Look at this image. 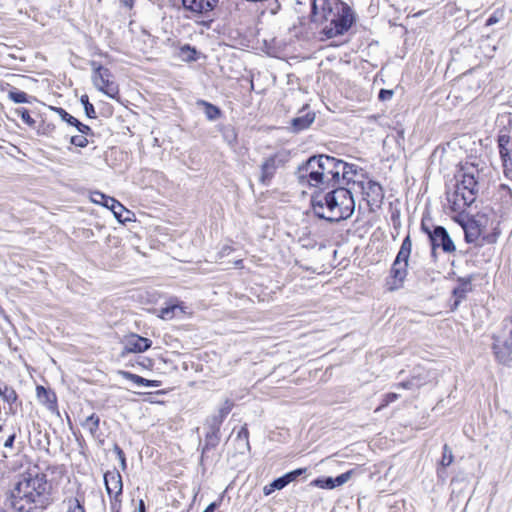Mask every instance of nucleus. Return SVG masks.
Masks as SVG:
<instances>
[{
  "instance_id": "f257e3e1",
  "label": "nucleus",
  "mask_w": 512,
  "mask_h": 512,
  "mask_svg": "<svg viewBox=\"0 0 512 512\" xmlns=\"http://www.w3.org/2000/svg\"><path fill=\"white\" fill-rule=\"evenodd\" d=\"M296 176L300 184L324 190L351 183L358 170L353 164L322 154L310 157L298 168Z\"/></svg>"
},
{
  "instance_id": "f03ea898",
  "label": "nucleus",
  "mask_w": 512,
  "mask_h": 512,
  "mask_svg": "<svg viewBox=\"0 0 512 512\" xmlns=\"http://www.w3.org/2000/svg\"><path fill=\"white\" fill-rule=\"evenodd\" d=\"M311 21L327 39L343 35L355 22L352 8L341 0H312Z\"/></svg>"
},
{
  "instance_id": "7ed1b4c3",
  "label": "nucleus",
  "mask_w": 512,
  "mask_h": 512,
  "mask_svg": "<svg viewBox=\"0 0 512 512\" xmlns=\"http://www.w3.org/2000/svg\"><path fill=\"white\" fill-rule=\"evenodd\" d=\"M48 483L44 474L23 475L11 491L10 502L17 512H36L49 504Z\"/></svg>"
},
{
  "instance_id": "20e7f679",
  "label": "nucleus",
  "mask_w": 512,
  "mask_h": 512,
  "mask_svg": "<svg viewBox=\"0 0 512 512\" xmlns=\"http://www.w3.org/2000/svg\"><path fill=\"white\" fill-rule=\"evenodd\" d=\"M311 206L318 218L329 222H339L352 216L355 210V201L349 189L338 185L325 194L315 193L311 198Z\"/></svg>"
},
{
  "instance_id": "39448f33",
  "label": "nucleus",
  "mask_w": 512,
  "mask_h": 512,
  "mask_svg": "<svg viewBox=\"0 0 512 512\" xmlns=\"http://www.w3.org/2000/svg\"><path fill=\"white\" fill-rule=\"evenodd\" d=\"M478 177L479 169L473 163L466 162L460 166L455 175V190L447 195L453 212L462 213L475 201L479 190Z\"/></svg>"
},
{
  "instance_id": "423d86ee",
  "label": "nucleus",
  "mask_w": 512,
  "mask_h": 512,
  "mask_svg": "<svg viewBox=\"0 0 512 512\" xmlns=\"http://www.w3.org/2000/svg\"><path fill=\"white\" fill-rule=\"evenodd\" d=\"M412 251V241L407 235L399 249V252L391 267V278L393 279L391 289L399 288L407 276L408 261Z\"/></svg>"
},
{
  "instance_id": "0eeeda50",
  "label": "nucleus",
  "mask_w": 512,
  "mask_h": 512,
  "mask_svg": "<svg viewBox=\"0 0 512 512\" xmlns=\"http://www.w3.org/2000/svg\"><path fill=\"white\" fill-rule=\"evenodd\" d=\"M91 67L93 70L92 81L94 86L108 97L115 98L119 93V88L112 79L113 76L110 70L95 61L91 62Z\"/></svg>"
},
{
  "instance_id": "6e6552de",
  "label": "nucleus",
  "mask_w": 512,
  "mask_h": 512,
  "mask_svg": "<svg viewBox=\"0 0 512 512\" xmlns=\"http://www.w3.org/2000/svg\"><path fill=\"white\" fill-rule=\"evenodd\" d=\"M493 351L496 359L504 365L512 362V323H506L501 335L494 336Z\"/></svg>"
},
{
  "instance_id": "1a4fd4ad",
  "label": "nucleus",
  "mask_w": 512,
  "mask_h": 512,
  "mask_svg": "<svg viewBox=\"0 0 512 512\" xmlns=\"http://www.w3.org/2000/svg\"><path fill=\"white\" fill-rule=\"evenodd\" d=\"M355 177L356 176H353V180L351 182L361 190L363 199L367 202L368 206L371 208L380 207L384 199L382 186L372 179L364 181L356 180Z\"/></svg>"
},
{
  "instance_id": "9d476101",
  "label": "nucleus",
  "mask_w": 512,
  "mask_h": 512,
  "mask_svg": "<svg viewBox=\"0 0 512 512\" xmlns=\"http://www.w3.org/2000/svg\"><path fill=\"white\" fill-rule=\"evenodd\" d=\"M432 256H436V250L441 248L445 253H453L456 250L454 242L443 226H434L430 233Z\"/></svg>"
},
{
  "instance_id": "9b49d317",
  "label": "nucleus",
  "mask_w": 512,
  "mask_h": 512,
  "mask_svg": "<svg viewBox=\"0 0 512 512\" xmlns=\"http://www.w3.org/2000/svg\"><path fill=\"white\" fill-rule=\"evenodd\" d=\"M497 144L504 175L512 179V139L508 134H500Z\"/></svg>"
},
{
  "instance_id": "f8f14e48",
  "label": "nucleus",
  "mask_w": 512,
  "mask_h": 512,
  "mask_svg": "<svg viewBox=\"0 0 512 512\" xmlns=\"http://www.w3.org/2000/svg\"><path fill=\"white\" fill-rule=\"evenodd\" d=\"M281 162L282 161L277 154L272 155L264 160V162L261 164L260 175V182L263 185H269Z\"/></svg>"
},
{
  "instance_id": "ddd939ff",
  "label": "nucleus",
  "mask_w": 512,
  "mask_h": 512,
  "mask_svg": "<svg viewBox=\"0 0 512 512\" xmlns=\"http://www.w3.org/2000/svg\"><path fill=\"white\" fill-rule=\"evenodd\" d=\"M152 345V341L148 338L131 334L125 339L124 352L141 353L148 350Z\"/></svg>"
},
{
  "instance_id": "4468645a",
  "label": "nucleus",
  "mask_w": 512,
  "mask_h": 512,
  "mask_svg": "<svg viewBox=\"0 0 512 512\" xmlns=\"http://www.w3.org/2000/svg\"><path fill=\"white\" fill-rule=\"evenodd\" d=\"M104 482L108 495L122 494L123 483L120 473L116 470L104 474Z\"/></svg>"
},
{
  "instance_id": "2eb2a0df",
  "label": "nucleus",
  "mask_w": 512,
  "mask_h": 512,
  "mask_svg": "<svg viewBox=\"0 0 512 512\" xmlns=\"http://www.w3.org/2000/svg\"><path fill=\"white\" fill-rule=\"evenodd\" d=\"M183 7L195 14H206L216 6V0H182Z\"/></svg>"
},
{
  "instance_id": "dca6fc26",
  "label": "nucleus",
  "mask_w": 512,
  "mask_h": 512,
  "mask_svg": "<svg viewBox=\"0 0 512 512\" xmlns=\"http://www.w3.org/2000/svg\"><path fill=\"white\" fill-rule=\"evenodd\" d=\"M315 120V113L314 112H305V110H301L299 112V115L294 117L291 120V129L293 132L298 133L300 131H303L311 126V124Z\"/></svg>"
},
{
  "instance_id": "f3484780",
  "label": "nucleus",
  "mask_w": 512,
  "mask_h": 512,
  "mask_svg": "<svg viewBox=\"0 0 512 512\" xmlns=\"http://www.w3.org/2000/svg\"><path fill=\"white\" fill-rule=\"evenodd\" d=\"M464 230L465 241L467 243H474L482 234V225L479 220L469 219L462 224Z\"/></svg>"
},
{
  "instance_id": "a211bd4d",
  "label": "nucleus",
  "mask_w": 512,
  "mask_h": 512,
  "mask_svg": "<svg viewBox=\"0 0 512 512\" xmlns=\"http://www.w3.org/2000/svg\"><path fill=\"white\" fill-rule=\"evenodd\" d=\"M104 207L110 209L113 212L115 218L119 222H125L130 220V217L128 216L130 214V211L126 209L116 199L110 197V199H107L106 203H104Z\"/></svg>"
},
{
  "instance_id": "6ab92c4d",
  "label": "nucleus",
  "mask_w": 512,
  "mask_h": 512,
  "mask_svg": "<svg viewBox=\"0 0 512 512\" xmlns=\"http://www.w3.org/2000/svg\"><path fill=\"white\" fill-rule=\"evenodd\" d=\"M234 441L236 442V450L238 453L245 454L250 450L249 431L246 425L241 427Z\"/></svg>"
},
{
  "instance_id": "aec40b11",
  "label": "nucleus",
  "mask_w": 512,
  "mask_h": 512,
  "mask_svg": "<svg viewBox=\"0 0 512 512\" xmlns=\"http://www.w3.org/2000/svg\"><path fill=\"white\" fill-rule=\"evenodd\" d=\"M119 374L123 378L130 380L137 385H143V386H147V387H159L161 385V382L158 380H148V379H145L139 375L133 374L128 371H119Z\"/></svg>"
},
{
  "instance_id": "412c9836",
  "label": "nucleus",
  "mask_w": 512,
  "mask_h": 512,
  "mask_svg": "<svg viewBox=\"0 0 512 512\" xmlns=\"http://www.w3.org/2000/svg\"><path fill=\"white\" fill-rule=\"evenodd\" d=\"M220 443V432L206 431L205 444L202 449V457L210 450L214 449Z\"/></svg>"
},
{
  "instance_id": "4be33fe9",
  "label": "nucleus",
  "mask_w": 512,
  "mask_h": 512,
  "mask_svg": "<svg viewBox=\"0 0 512 512\" xmlns=\"http://www.w3.org/2000/svg\"><path fill=\"white\" fill-rule=\"evenodd\" d=\"M0 397L10 405V409L18 398L16 391L6 383H0Z\"/></svg>"
},
{
  "instance_id": "5701e85b",
  "label": "nucleus",
  "mask_w": 512,
  "mask_h": 512,
  "mask_svg": "<svg viewBox=\"0 0 512 512\" xmlns=\"http://www.w3.org/2000/svg\"><path fill=\"white\" fill-rule=\"evenodd\" d=\"M37 396L39 400L47 403L48 408L53 410L56 407V396L54 393L46 390L42 386L37 387Z\"/></svg>"
},
{
  "instance_id": "b1692460",
  "label": "nucleus",
  "mask_w": 512,
  "mask_h": 512,
  "mask_svg": "<svg viewBox=\"0 0 512 512\" xmlns=\"http://www.w3.org/2000/svg\"><path fill=\"white\" fill-rule=\"evenodd\" d=\"M100 418L96 414L88 416L83 422L82 427L90 432L96 438L99 430Z\"/></svg>"
},
{
  "instance_id": "393cba45",
  "label": "nucleus",
  "mask_w": 512,
  "mask_h": 512,
  "mask_svg": "<svg viewBox=\"0 0 512 512\" xmlns=\"http://www.w3.org/2000/svg\"><path fill=\"white\" fill-rule=\"evenodd\" d=\"M63 505L66 512H85L83 504L75 497L64 500Z\"/></svg>"
},
{
  "instance_id": "a878e982",
  "label": "nucleus",
  "mask_w": 512,
  "mask_h": 512,
  "mask_svg": "<svg viewBox=\"0 0 512 512\" xmlns=\"http://www.w3.org/2000/svg\"><path fill=\"white\" fill-rule=\"evenodd\" d=\"M285 486H287V481L284 479L283 476L275 479L270 484L264 486L263 492L266 496L273 493L275 490L283 489Z\"/></svg>"
},
{
  "instance_id": "bb28decb",
  "label": "nucleus",
  "mask_w": 512,
  "mask_h": 512,
  "mask_svg": "<svg viewBox=\"0 0 512 512\" xmlns=\"http://www.w3.org/2000/svg\"><path fill=\"white\" fill-rule=\"evenodd\" d=\"M222 423V419L218 418L216 415H212L207 418L205 422V427L207 431L220 432V427Z\"/></svg>"
},
{
  "instance_id": "cd10ccee",
  "label": "nucleus",
  "mask_w": 512,
  "mask_h": 512,
  "mask_svg": "<svg viewBox=\"0 0 512 512\" xmlns=\"http://www.w3.org/2000/svg\"><path fill=\"white\" fill-rule=\"evenodd\" d=\"M468 283H464L461 286L455 288L453 290V295L455 296L456 300L454 302V308H456L462 299L466 297V294L468 292Z\"/></svg>"
},
{
  "instance_id": "c85d7f7f",
  "label": "nucleus",
  "mask_w": 512,
  "mask_h": 512,
  "mask_svg": "<svg viewBox=\"0 0 512 512\" xmlns=\"http://www.w3.org/2000/svg\"><path fill=\"white\" fill-rule=\"evenodd\" d=\"M14 113L21 117L22 121L29 127L35 126V120L31 117L29 111L25 108H17Z\"/></svg>"
},
{
  "instance_id": "c756f323",
  "label": "nucleus",
  "mask_w": 512,
  "mask_h": 512,
  "mask_svg": "<svg viewBox=\"0 0 512 512\" xmlns=\"http://www.w3.org/2000/svg\"><path fill=\"white\" fill-rule=\"evenodd\" d=\"M200 103L205 106V114L209 120H215L220 116V110L216 106L205 101Z\"/></svg>"
},
{
  "instance_id": "7c9ffc66",
  "label": "nucleus",
  "mask_w": 512,
  "mask_h": 512,
  "mask_svg": "<svg viewBox=\"0 0 512 512\" xmlns=\"http://www.w3.org/2000/svg\"><path fill=\"white\" fill-rule=\"evenodd\" d=\"M8 98L14 103H27L28 95L23 91L12 90L8 93Z\"/></svg>"
},
{
  "instance_id": "2f4dec72",
  "label": "nucleus",
  "mask_w": 512,
  "mask_h": 512,
  "mask_svg": "<svg viewBox=\"0 0 512 512\" xmlns=\"http://www.w3.org/2000/svg\"><path fill=\"white\" fill-rule=\"evenodd\" d=\"M80 101H81L82 105L84 106L86 115L89 118H96V112H95L94 106L89 102L88 96L82 95L80 98Z\"/></svg>"
},
{
  "instance_id": "473e14b6",
  "label": "nucleus",
  "mask_w": 512,
  "mask_h": 512,
  "mask_svg": "<svg viewBox=\"0 0 512 512\" xmlns=\"http://www.w3.org/2000/svg\"><path fill=\"white\" fill-rule=\"evenodd\" d=\"M314 485L323 489H334L336 488L334 478L326 477L323 479H316Z\"/></svg>"
},
{
  "instance_id": "72a5a7b5",
  "label": "nucleus",
  "mask_w": 512,
  "mask_h": 512,
  "mask_svg": "<svg viewBox=\"0 0 512 512\" xmlns=\"http://www.w3.org/2000/svg\"><path fill=\"white\" fill-rule=\"evenodd\" d=\"M453 462V454L452 450L449 448L447 444L443 447V455L441 459V465L443 467L449 466Z\"/></svg>"
},
{
  "instance_id": "f704fd0d",
  "label": "nucleus",
  "mask_w": 512,
  "mask_h": 512,
  "mask_svg": "<svg viewBox=\"0 0 512 512\" xmlns=\"http://www.w3.org/2000/svg\"><path fill=\"white\" fill-rule=\"evenodd\" d=\"M233 407V403L229 400H226L225 403L219 408L217 414H215L218 418L224 419L227 417V415L231 412Z\"/></svg>"
},
{
  "instance_id": "c9c22d12",
  "label": "nucleus",
  "mask_w": 512,
  "mask_h": 512,
  "mask_svg": "<svg viewBox=\"0 0 512 512\" xmlns=\"http://www.w3.org/2000/svg\"><path fill=\"white\" fill-rule=\"evenodd\" d=\"M70 143L76 147L84 148L88 145V139L85 135H74L70 138Z\"/></svg>"
},
{
  "instance_id": "e433bc0d",
  "label": "nucleus",
  "mask_w": 512,
  "mask_h": 512,
  "mask_svg": "<svg viewBox=\"0 0 512 512\" xmlns=\"http://www.w3.org/2000/svg\"><path fill=\"white\" fill-rule=\"evenodd\" d=\"M305 472H306V468H299V469H296V470L286 473L285 475H283V477L287 481V485H288L290 482L296 480L299 476H301Z\"/></svg>"
},
{
  "instance_id": "4c0bfd02",
  "label": "nucleus",
  "mask_w": 512,
  "mask_h": 512,
  "mask_svg": "<svg viewBox=\"0 0 512 512\" xmlns=\"http://www.w3.org/2000/svg\"><path fill=\"white\" fill-rule=\"evenodd\" d=\"M352 474H353V470H349V471L342 473V474L338 475L337 477H335L334 478L335 486L338 487V486L345 484L347 481H349Z\"/></svg>"
},
{
  "instance_id": "58836bf2",
  "label": "nucleus",
  "mask_w": 512,
  "mask_h": 512,
  "mask_svg": "<svg viewBox=\"0 0 512 512\" xmlns=\"http://www.w3.org/2000/svg\"><path fill=\"white\" fill-rule=\"evenodd\" d=\"M120 496L121 494H115V495H112V497H110V508H111V511H121V499H120Z\"/></svg>"
},
{
  "instance_id": "ea45409f",
  "label": "nucleus",
  "mask_w": 512,
  "mask_h": 512,
  "mask_svg": "<svg viewBox=\"0 0 512 512\" xmlns=\"http://www.w3.org/2000/svg\"><path fill=\"white\" fill-rule=\"evenodd\" d=\"M54 110L58 113V115L61 117V119L65 122H67L68 124L72 123L73 122V119L75 117H73L72 115H70L66 110H64L63 108H54Z\"/></svg>"
},
{
  "instance_id": "a19ab883",
  "label": "nucleus",
  "mask_w": 512,
  "mask_h": 512,
  "mask_svg": "<svg viewBox=\"0 0 512 512\" xmlns=\"http://www.w3.org/2000/svg\"><path fill=\"white\" fill-rule=\"evenodd\" d=\"M110 199L109 196L104 195L101 192H94L92 194V201L97 204H101L104 206V203H106V200Z\"/></svg>"
},
{
  "instance_id": "79ce46f5",
  "label": "nucleus",
  "mask_w": 512,
  "mask_h": 512,
  "mask_svg": "<svg viewBox=\"0 0 512 512\" xmlns=\"http://www.w3.org/2000/svg\"><path fill=\"white\" fill-rule=\"evenodd\" d=\"M114 452L116 453L118 459L120 460L121 468L123 470H125L126 469V457H125L123 450L118 445H115Z\"/></svg>"
},
{
  "instance_id": "37998d69",
  "label": "nucleus",
  "mask_w": 512,
  "mask_h": 512,
  "mask_svg": "<svg viewBox=\"0 0 512 512\" xmlns=\"http://www.w3.org/2000/svg\"><path fill=\"white\" fill-rule=\"evenodd\" d=\"M399 398V395L396 394V393H388L385 395L384 399H383V403L382 405L379 407L380 408H383V407H386L387 405H389L390 403H393L395 402L397 399Z\"/></svg>"
},
{
  "instance_id": "c03bdc74",
  "label": "nucleus",
  "mask_w": 512,
  "mask_h": 512,
  "mask_svg": "<svg viewBox=\"0 0 512 512\" xmlns=\"http://www.w3.org/2000/svg\"><path fill=\"white\" fill-rule=\"evenodd\" d=\"M393 95H394L393 90L381 89L379 92L378 98L381 101H388V100L392 99Z\"/></svg>"
},
{
  "instance_id": "a18cd8bd",
  "label": "nucleus",
  "mask_w": 512,
  "mask_h": 512,
  "mask_svg": "<svg viewBox=\"0 0 512 512\" xmlns=\"http://www.w3.org/2000/svg\"><path fill=\"white\" fill-rule=\"evenodd\" d=\"M79 124V127H78V131L82 134V135H93V131L92 129L88 126V125H85L83 123H78Z\"/></svg>"
},
{
  "instance_id": "49530a36",
  "label": "nucleus",
  "mask_w": 512,
  "mask_h": 512,
  "mask_svg": "<svg viewBox=\"0 0 512 512\" xmlns=\"http://www.w3.org/2000/svg\"><path fill=\"white\" fill-rule=\"evenodd\" d=\"M182 52H187V59L188 60H195L194 55L196 54V50L194 48H191L189 45H186L182 48Z\"/></svg>"
},
{
  "instance_id": "de8ad7c7",
  "label": "nucleus",
  "mask_w": 512,
  "mask_h": 512,
  "mask_svg": "<svg viewBox=\"0 0 512 512\" xmlns=\"http://www.w3.org/2000/svg\"><path fill=\"white\" fill-rule=\"evenodd\" d=\"M15 438H16V434L15 433L9 434L7 439L4 441V447L5 448H12L13 444H14V441H15Z\"/></svg>"
},
{
  "instance_id": "09e8293b",
  "label": "nucleus",
  "mask_w": 512,
  "mask_h": 512,
  "mask_svg": "<svg viewBox=\"0 0 512 512\" xmlns=\"http://www.w3.org/2000/svg\"><path fill=\"white\" fill-rule=\"evenodd\" d=\"M225 138L229 142V144H232L236 140V134L233 130H229L224 134Z\"/></svg>"
},
{
  "instance_id": "8fccbe9b",
  "label": "nucleus",
  "mask_w": 512,
  "mask_h": 512,
  "mask_svg": "<svg viewBox=\"0 0 512 512\" xmlns=\"http://www.w3.org/2000/svg\"><path fill=\"white\" fill-rule=\"evenodd\" d=\"M421 230L424 233H426L428 238L430 239V233H432L433 228L429 227L425 220H422L421 222Z\"/></svg>"
},
{
  "instance_id": "3c124183",
  "label": "nucleus",
  "mask_w": 512,
  "mask_h": 512,
  "mask_svg": "<svg viewBox=\"0 0 512 512\" xmlns=\"http://www.w3.org/2000/svg\"><path fill=\"white\" fill-rule=\"evenodd\" d=\"M175 308H176L175 306H172V307H167V308L162 309V311H161L162 317L163 318L171 317V314Z\"/></svg>"
},
{
  "instance_id": "603ef678",
  "label": "nucleus",
  "mask_w": 512,
  "mask_h": 512,
  "mask_svg": "<svg viewBox=\"0 0 512 512\" xmlns=\"http://www.w3.org/2000/svg\"><path fill=\"white\" fill-rule=\"evenodd\" d=\"M217 507L218 503L212 502L206 507V509L203 512H214Z\"/></svg>"
},
{
  "instance_id": "864d4df0",
  "label": "nucleus",
  "mask_w": 512,
  "mask_h": 512,
  "mask_svg": "<svg viewBox=\"0 0 512 512\" xmlns=\"http://www.w3.org/2000/svg\"><path fill=\"white\" fill-rule=\"evenodd\" d=\"M413 385H414L413 381L402 382V383L398 384L399 387L406 388V389L411 388Z\"/></svg>"
},
{
  "instance_id": "5fc2aeb1",
  "label": "nucleus",
  "mask_w": 512,
  "mask_h": 512,
  "mask_svg": "<svg viewBox=\"0 0 512 512\" xmlns=\"http://www.w3.org/2000/svg\"><path fill=\"white\" fill-rule=\"evenodd\" d=\"M120 2L128 8H132L134 4V0H120Z\"/></svg>"
},
{
  "instance_id": "6e6d98bb",
  "label": "nucleus",
  "mask_w": 512,
  "mask_h": 512,
  "mask_svg": "<svg viewBox=\"0 0 512 512\" xmlns=\"http://www.w3.org/2000/svg\"><path fill=\"white\" fill-rule=\"evenodd\" d=\"M498 21V19L495 17V16H491L487 19L486 21V25L487 26H490V25H493L495 24L496 22Z\"/></svg>"
},
{
  "instance_id": "4d7b16f0",
  "label": "nucleus",
  "mask_w": 512,
  "mask_h": 512,
  "mask_svg": "<svg viewBox=\"0 0 512 512\" xmlns=\"http://www.w3.org/2000/svg\"><path fill=\"white\" fill-rule=\"evenodd\" d=\"M138 512H145V504L143 500L139 501Z\"/></svg>"
},
{
  "instance_id": "13d9d810",
  "label": "nucleus",
  "mask_w": 512,
  "mask_h": 512,
  "mask_svg": "<svg viewBox=\"0 0 512 512\" xmlns=\"http://www.w3.org/2000/svg\"><path fill=\"white\" fill-rule=\"evenodd\" d=\"M78 123H81V122L78 119L74 118L73 122L70 123V125L75 126L78 129V127H79Z\"/></svg>"
},
{
  "instance_id": "bf43d9fd",
  "label": "nucleus",
  "mask_w": 512,
  "mask_h": 512,
  "mask_svg": "<svg viewBox=\"0 0 512 512\" xmlns=\"http://www.w3.org/2000/svg\"><path fill=\"white\" fill-rule=\"evenodd\" d=\"M501 188H502V189L507 190V191H508V193H509V194H511V189H510L508 186H506V185L502 184V185H501Z\"/></svg>"
},
{
  "instance_id": "052dcab7",
  "label": "nucleus",
  "mask_w": 512,
  "mask_h": 512,
  "mask_svg": "<svg viewBox=\"0 0 512 512\" xmlns=\"http://www.w3.org/2000/svg\"><path fill=\"white\" fill-rule=\"evenodd\" d=\"M392 219H393L394 225H396V218L394 215L392 216Z\"/></svg>"
},
{
  "instance_id": "680f3d73",
  "label": "nucleus",
  "mask_w": 512,
  "mask_h": 512,
  "mask_svg": "<svg viewBox=\"0 0 512 512\" xmlns=\"http://www.w3.org/2000/svg\"><path fill=\"white\" fill-rule=\"evenodd\" d=\"M2 430H3V427H2V426H0V432H1Z\"/></svg>"
},
{
  "instance_id": "e2e57ef3",
  "label": "nucleus",
  "mask_w": 512,
  "mask_h": 512,
  "mask_svg": "<svg viewBox=\"0 0 512 512\" xmlns=\"http://www.w3.org/2000/svg\"><path fill=\"white\" fill-rule=\"evenodd\" d=\"M111 512H115V511H111ZM117 512H120V511H117Z\"/></svg>"
},
{
  "instance_id": "0e129e2a",
  "label": "nucleus",
  "mask_w": 512,
  "mask_h": 512,
  "mask_svg": "<svg viewBox=\"0 0 512 512\" xmlns=\"http://www.w3.org/2000/svg\"><path fill=\"white\" fill-rule=\"evenodd\" d=\"M219 0H216V2L218 3Z\"/></svg>"
},
{
  "instance_id": "69168bd1",
  "label": "nucleus",
  "mask_w": 512,
  "mask_h": 512,
  "mask_svg": "<svg viewBox=\"0 0 512 512\" xmlns=\"http://www.w3.org/2000/svg\"><path fill=\"white\" fill-rule=\"evenodd\" d=\"M219 0H216V2L218 3Z\"/></svg>"
}]
</instances>
